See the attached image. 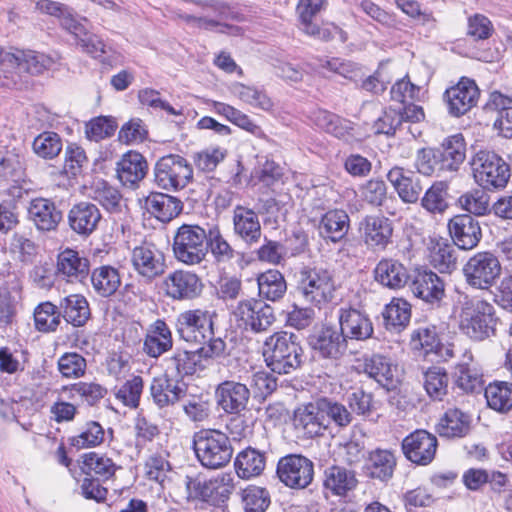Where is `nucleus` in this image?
<instances>
[{"label": "nucleus", "mask_w": 512, "mask_h": 512, "mask_svg": "<svg viewBox=\"0 0 512 512\" xmlns=\"http://www.w3.org/2000/svg\"><path fill=\"white\" fill-rule=\"evenodd\" d=\"M263 357L271 372L279 375L292 374L306 360L299 336L287 331L275 332L266 338Z\"/></svg>", "instance_id": "nucleus-1"}, {"label": "nucleus", "mask_w": 512, "mask_h": 512, "mask_svg": "<svg viewBox=\"0 0 512 512\" xmlns=\"http://www.w3.org/2000/svg\"><path fill=\"white\" fill-rule=\"evenodd\" d=\"M215 312L202 309L187 310L180 313L175 322V330L180 339L208 346L216 341L223 346V356L226 355V342L214 331Z\"/></svg>", "instance_id": "nucleus-2"}, {"label": "nucleus", "mask_w": 512, "mask_h": 512, "mask_svg": "<svg viewBox=\"0 0 512 512\" xmlns=\"http://www.w3.org/2000/svg\"><path fill=\"white\" fill-rule=\"evenodd\" d=\"M193 449L200 464L210 470L228 465L234 452L229 436L216 429L196 432L193 436Z\"/></svg>", "instance_id": "nucleus-3"}, {"label": "nucleus", "mask_w": 512, "mask_h": 512, "mask_svg": "<svg viewBox=\"0 0 512 512\" xmlns=\"http://www.w3.org/2000/svg\"><path fill=\"white\" fill-rule=\"evenodd\" d=\"M208 226L198 224H182L173 237V253L175 258L186 265H198L207 256Z\"/></svg>", "instance_id": "nucleus-4"}, {"label": "nucleus", "mask_w": 512, "mask_h": 512, "mask_svg": "<svg viewBox=\"0 0 512 512\" xmlns=\"http://www.w3.org/2000/svg\"><path fill=\"white\" fill-rule=\"evenodd\" d=\"M497 322L493 305L484 300L466 303L460 314V329L477 341L495 335Z\"/></svg>", "instance_id": "nucleus-5"}, {"label": "nucleus", "mask_w": 512, "mask_h": 512, "mask_svg": "<svg viewBox=\"0 0 512 512\" xmlns=\"http://www.w3.org/2000/svg\"><path fill=\"white\" fill-rule=\"evenodd\" d=\"M471 167L475 181L485 190L502 189L510 178V166L494 151L477 152Z\"/></svg>", "instance_id": "nucleus-6"}, {"label": "nucleus", "mask_w": 512, "mask_h": 512, "mask_svg": "<svg viewBox=\"0 0 512 512\" xmlns=\"http://www.w3.org/2000/svg\"><path fill=\"white\" fill-rule=\"evenodd\" d=\"M330 272L323 268L303 267L296 274V292L305 302L319 306L333 297Z\"/></svg>", "instance_id": "nucleus-7"}, {"label": "nucleus", "mask_w": 512, "mask_h": 512, "mask_svg": "<svg viewBox=\"0 0 512 512\" xmlns=\"http://www.w3.org/2000/svg\"><path fill=\"white\" fill-rule=\"evenodd\" d=\"M154 183L167 191L185 188L193 179V167L186 158L168 154L157 160L154 166Z\"/></svg>", "instance_id": "nucleus-8"}, {"label": "nucleus", "mask_w": 512, "mask_h": 512, "mask_svg": "<svg viewBox=\"0 0 512 512\" xmlns=\"http://www.w3.org/2000/svg\"><path fill=\"white\" fill-rule=\"evenodd\" d=\"M229 476L205 479L201 476H186L188 498L199 500L213 507H223L234 488Z\"/></svg>", "instance_id": "nucleus-9"}, {"label": "nucleus", "mask_w": 512, "mask_h": 512, "mask_svg": "<svg viewBox=\"0 0 512 512\" xmlns=\"http://www.w3.org/2000/svg\"><path fill=\"white\" fill-rule=\"evenodd\" d=\"M313 356L321 360L339 361L346 354L348 343L338 327L323 324L307 338Z\"/></svg>", "instance_id": "nucleus-10"}, {"label": "nucleus", "mask_w": 512, "mask_h": 512, "mask_svg": "<svg viewBox=\"0 0 512 512\" xmlns=\"http://www.w3.org/2000/svg\"><path fill=\"white\" fill-rule=\"evenodd\" d=\"M224 357L223 346L216 341L208 346H201L195 351L176 350L174 354L165 359L168 371H171L175 378L183 379L185 376L193 375L197 368H204L202 359H214Z\"/></svg>", "instance_id": "nucleus-11"}, {"label": "nucleus", "mask_w": 512, "mask_h": 512, "mask_svg": "<svg viewBox=\"0 0 512 512\" xmlns=\"http://www.w3.org/2000/svg\"><path fill=\"white\" fill-rule=\"evenodd\" d=\"M502 267L498 257L489 251L473 255L463 267L466 282L478 289H488L501 275Z\"/></svg>", "instance_id": "nucleus-12"}, {"label": "nucleus", "mask_w": 512, "mask_h": 512, "mask_svg": "<svg viewBox=\"0 0 512 512\" xmlns=\"http://www.w3.org/2000/svg\"><path fill=\"white\" fill-rule=\"evenodd\" d=\"M234 315L246 331L262 333L276 321L274 308L262 299L250 298L238 303Z\"/></svg>", "instance_id": "nucleus-13"}, {"label": "nucleus", "mask_w": 512, "mask_h": 512, "mask_svg": "<svg viewBox=\"0 0 512 512\" xmlns=\"http://www.w3.org/2000/svg\"><path fill=\"white\" fill-rule=\"evenodd\" d=\"M276 474L285 486L292 489H304L313 480L314 464L301 454H288L279 459Z\"/></svg>", "instance_id": "nucleus-14"}, {"label": "nucleus", "mask_w": 512, "mask_h": 512, "mask_svg": "<svg viewBox=\"0 0 512 512\" xmlns=\"http://www.w3.org/2000/svg\"><path fill=\"white\" fill-rule=\"evenodd\" d=\"M1 59L3 72H26L31 75L42 74L55 64L51 56L33 50H1Z\"/></svg>", "instance_id": "nucleus-15"}, {"label": "nucleus", "mask_w": 512, "mask_h": 512, "mask_svg": "<svg viewBox=\"0 0 512 512\" xmlns=\"http://www.w3.org/2000/svg\"><path fill=\"white\" fill-rule=\"evenodd\" d=\"M437 447L436 436L423 429L410 433L401 443L406 459L420 466H426L434 460Z\"/></svg>", "instance_id": "nucleus-16"}, {"label": "nucleus", "mask_w": 512, "mask_h": 512, "mask_svg": "<svg viewBox=\"0 0 512 512\" xmlns=\"http://www.w3.org/2000/svg\"><path fill=\"white\" fill-rule=\"evenodd\" d=\"M410 281V289L415 297L432 307H440L445 297V285L435 272L427 268L415 269Z\"/></svg>", "instance_id": "nucleus-17"}, {"label": "nucleus", "mask_w": 512, "mask_h": 512, "mask_svg": "<svg viewBox=\"0 0 512 512\" xmlns=\"http://www.w3.org/2000/svg\"><path fill=\"white\" fill-rule=\"evenodd\" d=\"M102 221L98 206L89 201H80L71 206L67 213V224L80 238L92 235Z\"/></svg>", "instance_id": "nucleus-18"}, {"label": "nucleus", "mask_w": 512, "mask_h": 512, "mask_svg": "<svg viewBox=\"0 0 512 512\" xmlns=\"http://www.w3.org/2000/svg\"><path fill=\"white\" fill-rule=\"evenodd\" d=\"M447 227L453 244L461 250L475 248L482 238L480 223L470 214L453 216L448 221Z\"/></svg>", "instance_id": "nucleus-19"}, {"label": "nucleus", "mask_w": 512, "mask_h": 512, "mask_svg": "<svg viewBox=\"0 0 512 512\" xmlns=\"http://www.w3.org/2000/svg\"><path fill=\"white\" fill-rule=\"evenodd\" d=\"M339 330L346 341H365L372 338L374 327L368 314L356 308H341L339 310Z\"/></svg>", "instance_id": "nucleus-20"}, {"label": "nucleus", "mask_w": 512, "mask_h": 512, "mask_svg": "<svg viewBox=\"0 0 512 512\" xmlns=\"http://www.w3.org/2000/svg\"><path fill=\"white\" fill-rule=\"evenodd\" d=\"M478 97L479 89L475 81L465 77L455 86L448 88L444 94L448 112L454 117L466 114L476 105Z\"/></svg>", "instance_id": "nucleus-21"}, {"label": "nucleus", "mask_w": 512, "mask_h": 512, "mask_svg": "<svg viewBox=\"0 0 512 512\" xmlns=\"http://www.w3.org/2000/svg\"><path fill=\"white\" fill-rule=\"evenodd\" d=\"M164 284L166 295L174 300L195 299L203 289L200 277L186 270H176L169 274Z\"/></svg>", "instance_id": "nucleus-22"}, {"label": "nucleus", "mask_w": 512, "mask_h": 512, "mask_svg": "<svg viewBox=\"0 0 512 512\" xmlns=\"http://www.w3.org/2000/svg\"><path fill=\"white\" fill-rule=\"evenodd\" d=\"M359 230L367 246L384 250L391 243L393 223L383 215H367L360 222Z\"/></svg>", "instance_id": "nucleus-23"}, {"label": "nucleus", "mask_w": 512, "mask_h": 512, "mask_svg": "<svg viewBox=\"0 0 512 512\" xmlns=\"http://www.w3.org/2000/svg\"><path fill=\"white\" fill-rule=\"evenodd\" d=\"M56 274L68 282L82 283L90 274V261L82 252L66 248L57 255Z\"/></svg>", "instance_id": "nucleus-24"}, {"label": "nucleus", "mask_w": 512, "mask_h": 512, "mask_svg": "<svg viewBox=\"0 0 512 512\" xmlns=\"http://www.w3.org/2000/svg\"><path fill=\"white\" fill-rule=\"evenodd\" d=\"M218 405L228 414H239L247 408L250 389L243 383L226 380L215 391Z\"/></svg>", "instance_id": "nucleus-25"}, {"label": "nucleus", "mask_w": 512, "mask_h": 512, "mask_svg": "<svg viewBox=\"0 0 512 512\" xmlns=\"http://www.w3.org/2000/svg\"><path fill=\"white\" fill-rule=\"evenodd\" d=\"M387 179L404 203H416L420 199L423 186L416 172L395 166L387 173Z\"/></svg>", "instance_id": "nucleus-26"}, {"label": "nucleus", "mask_w": 512, "mask_h": 512, "mask_svg": "<svg viewBox=\"0 0 512 512\" xmlns=\"http://www.w3.org/2000/svg\"><path fill=\"white\" fill-rule=\"evenodd\" d=\"M373 274L377 283L391 290L403 288L411 277L406 266L394 258L381 259L376 264Z\"/></svg>", "instance_id": "nucleus-27"}, {"label": "nucleus", "mask_w": 512, "mask_h": 512, "mask_svg": "<svg viewBox=\"0 0 512 512\" xmlns=\"http://www.w3.org/2000/svg\"><path fill=\"white\" fill-rule=\"evenodd\" d=\"M28 215L36 228L44 232L56 230L63 219L55 202L46 198L33 199L28 207Z\"/></svg>", "instance_id": "nucleus-28"}, {"label": "nucleus", "mask_w": 512, "mask_h": 512, "mask_svg": "<svg viewBox=\"0 0 512 512\" xmlns=\"http://www.w3.org/2000/svg\"><path fill=\"white\" fill-rule=\"evenodd\" d=\"M132 263L135 270L147 280L155 279L165 270L163 254L150 245L135 247L132 252Z\"/></svg>", "instance_id": "nucleus-29"}, {"label": "nucleus", "mask_w": 512, "mask_h": 512, "mask_svg": "<svg viewBox=\"0 0 512 512\" xmlns=\"http://www.w3.org/2000/svg\"><path fill=\"white\" fill-rule=\"evenodd\" d=\"M324 416L320 409V398L302 405L294 412L293 423L297 430L309 438L320 436L325 430Z\"/></svg>", "instance_id": "nucleus-30"}, {"label": "nucleus", "mask_w": 512, "mask_h": 512, "mask_svg": "<svg viewBox=\"0 0 512 512\" xmlns=\"http://www.w3.org/2000/svg\"><path fill=\"white\" fill-rule=\"evenodd\" d=\"M150 395L159 408H164L182 400L187 395V386L178 381L173 383L166 373L161 377L153 378L150 384Z\"/></svg>", "instance_id": "nucleus-31"}, {"label": "nucleus", "mask_w": 512, "mask_h": 512, "mask_svg": "<svg viewBox=\"0 0 512 512\" xmlns=\"http://www.w3.org/2000/svg\"><path fill=\"white\" fill-rule=\"evenodd\" d=\"M358 484L353 470L340 465L326 467L323 473V488L333 496L345 497Z\"/></svg>", "instance_id": "nucleus-32"}, {"label": "nucleus", "mask_w": 512, "mask_h": 512, "mask_svg": "<svg viewBox=\"0 0 512 512\" xmlns=\"http://www.w3.org/2000/svg\"><path fill=\"white\" fill-rule=\"evenodd\" d=\"M145 207L156 219L167 223L182 212L183 203L175 196L162 192H151L145 198Z\"/></svg>", "instance_id": "nucleus-33"}, {"label": "nucleus", "mask_w": 512, "mask_h": 512, "mask_svg": "<svg viewBox=\"0 0 512 512\" xmlns=\"http://www.w3.org/2000/svg\"><path fill=\"white\" fill-rule=\"evenodd\" d=\"M396 464V457L390 450L378 448L369 453L363 469L367 477L388 482L393 477Z\"/></svg>", "instance_id": "nucleus-34"}, {"label": "nucleus", "mask_w": 512, "mask_h": 512, "mask_svg": "<svg viewBox=\"0 0 512 512\" xmlns=\"http://www.w3.org/2000/svg\"><path fill=\"white\" fill-rule=\"evenodd\" d=\"M234 231L247 244L258 243L262 231L258 215L252 209L237 205L233 212Z\"/></svg>", "instance_id": "nucleus-35"}, {"label": "nucleus", "mask_w": 512, "mask_h": 512, "mask_svg": "<svg viewBox=\"0 0 512 512\" xmlns=\"http://www.w3.org/2000/svg\"><path fill=\"white\" fill-rule=\"evenodd\" d=\"M173 347L172 332L166 322L157 319L151 324L143 343V351L150 357L158 358Z\"/></svg>", "instance_id": "nucleus-36"}, {"label": "nucleus", "mask_w": 512, "mask_h": 512, "mask_svg": "<svg viewBox=\"0 0 512 512\" xmlns=\"http://www.w3.org/2000/svg\"><path fill=\"white\" fill-rule=\"evenodd\" d=\"M117 176L126 186H134L141 181L148 171L145 157L136 151L125 153L117 163Z\"/></svg>", "instance_id": "nucleus-37"}, {"label": "nucleus", "mask_w": 512, "mask_h": 512, "mask_svg": "<svg viewBox=\"0 0 512 512\" xmlns=\"http://www.w3.org/2000/svg\"><path fill=\"white\" fill-rule=\"evenodd\" d=\"M436 149L440 152V161L445 172H457L466 157V143L463 135L458 133L445 138Z\"/></svg>", "instance_id": "nucleus-38"}, {"label": "nucleus", "mask_w": 512, "mask_h": 512, "mask_svg": "<svg viewBox=\"0 0 512 512\" xmlns=\"http://www.w3.org/2000/svg\"><path fill=\"white\" fill-rule=\"evenodd\" d=\"M349 221V216L344 210H329L320 220L319 234L323 239L337 243L346 236Z\"/></svg>", "instance_id": "nucleus-39"}, {"label": "nucleus", "mask_w": 512, "mask_h": 512, "mask_svg": "<svg viewBox=\"0 0 512 512\" xmlns=\"http://www.w3.org/2000/svg\"><path fill=\"white\" fill-rule=\"evenodd\" d=\"M260 299L278 302L286 294L287 282L284 275L276 269H269L257 277Z\"/></svg>", "instance_id": "nucleus-40"}, {"label": "nucleus", "mask_w": 512, "mask_h": 512, "mask_svg": "<svg viewBox=\"0 0 512 512\" xmlns=\"http://www.w3.org/2000/svg\"><path fill=\"white\" fill-rule=\"evenodd\" d=\"M266 465V454L258 449L247 447L240 451L234 462L237 475L242 479H250L261 475Z\"/></svg>", "instance_id": "nucleus-41"}, {"label": "nucleus", "mask_w": 512, "mask_h": 512, "mask_svg": "<svg viewBox=\"0 0 512 512\" xmlns=\"http://www.w3.org/2000/svg\"><path fill=\"white\" fill-rule=\"evenodd\" d=\"M61 317L74 327L86 324L91 316L87 299L80 294H71L60 301Z\"/></svg>", "instance_id": "nucleus-42"}, {"label": "nucleus", "mask_w": 512, "mask_h": 512, "mask_svg": "<svg viewBox=\"0 0 512 512\" xmlns=\"http://www.w3.org/2000/svg\"><path fill=\"white\" fill-rule=\"evenodd\" d=\"M469 431V415L457 408L447 410L437 425L438 434L448 439L464 437Z\"/></svg>", "instance_id": "nucleus-43"}, {"label": "nucleus", "mask_w": 512, "mask_h": 512, "mask_svg": "<svg viewBox=\"0 0 512 512\" xmlns=\"http://www.w3.org/2000/svg\"><path fill=\"white\" fill-rule=\"evenodd\" d=\"M362 370L382 387L388 390L394 387V373L390 360L387 357L380 354L365 356L363 358Z\"/></svg>", "instance_id": "nucleus-44"}, {"label": "nucleus", "mask_w": 512, "mask_h": 512, "mask_svg": "<svg viewBox=\"0 0 512 512\" xmlns=\"http://www.w3.org/2000/svg\"><path fill=\"white\" fill-rule=\"evenodd\" d=\"M315 123L318 127L339 139L348 141L350 138H355L354 123L327 110H319L316 113Z\"/></svg>", "instance_id": "nucleus-45"}, {"label": "nucleus", "mask_w": 512, "mask_h": 512, "mask_svg": "<svg viewBox=\"0 0 512 512\" xmlns=\"http://www.w3.org/2000/svg\"><path fill=\"white\" fill-rule=\"evenodd\" d=\"M90 280L95 292L104 298L114 295L121 285L118 270L110 265H103L93 269Z\"/></svg>", "instance_id": "nucleus-46"}, {"label": "nucleus", "mask_w": 512, "mask_h": 512, "mask_svg": "<svg viewBox=\"0 0 512 512\" xmlns=\"http://www.w3.org/2000/svg\"><path fill=\"white\" fill-rule=\"evenodd\" d=\"M386 329L399 332L405 328L411 318V305L402 298H393L382 312Z\"/></svg>", "instance_id": "nucleus-47"}, {"label": "nucleus", "mask_w": 512, "mask_h": 512, "mask_svg": "<svg viewBox=\"0 0 512 512\" xmlns=\"http://www.w3.org/2000/svg\"><path fill=\"white\" fill-rule=\"evenodd\" d=\"M81 459L80 469L88 477H93L94 474L99 479L107 480L114 476L117 470V466L112 459L96 452L84 453Z\"/></svg>", "instance_id": "nucleus-48"}, {"label": "nucleus", "mask_w": 512, "mask_h": 512, "mask_svg": "<svg viewBox=\"0 0 512 512\" xmlns=\"http://www.w3.org/2000/svg\"><path fill=\"white\" fill-rule=\"evenodd\" d=\"M320 409L325 419V430L331 423L339 428H345L354 419L352 412L348 410L346 405L327 397H320Z\"/></svg>", "instance_id": "nucleus-49"}, {"label": "nucleus", "mask_w": 512, "mask_h": 512, "mask_svg": "<svg viewBox=\"0 0 512 512\" xmlns=\"http://www.w3.org/2000/svg\"><path fill=\"white\" fill-rule=\"evenodd\" d=\"M488 406L498 412L505 413L512 409V384L493 382L484 389Z\"/></svg>", "instance_id": "nucleus-50"}, {"label": "nucleus", "mask_w": 512, "mask_h": 512, "mask_svg": "<svg viewBox=\"0 0 512 512\" xmlns=\"http://www.w3.org/2000/svg\"><path fill=\"white\" fill-rule=\"evenodd\" d=\"M24 157L17 149L8 150L0 158V179L14 183L24 182Z\"/></svg>", "instance_id": "nucleus-51"}, {"label": "nucleus", "mask_w": 512, "mask_h": 512, "mask_svg": "<svg viewBox=\"0 0 512 512\" xmlns=\"http://www.w3.org/2000/svg\"><path fill=\"white\" fill-rule=\"evenodd\" d=\"M448 184L444 181L433 183L420 198L421 206L432 214H442L448 207Z\"/></svg>", "instance_id": "nucleus-52"}, {"label": "nucleus", "mask_w": 512, "mask_h": 512, "mask_svg": "<svg viewBox=\"0 0 512 512\" xmlns=\"http://www.w3.org/2000/svg\"><path fill=\"white\" fill-rule=\"evenodd\" d=\"M424 388L433 400H443L448 393L449 376L444 368L433 366L424 372Z\"/></svg>", "instance_id": "nucleus-53"}, {"label": "nucleus", "mask_w": 512, "mask_h": 512, "mask_svg": "<svg viewBox=\"0 0 512 512\" xmlns=\"http://www.w3.org/2000/svg\"><path fill=\"white\" fill-rule=\"evenodd\" d=\"M34 323L39 332H55L61 323L59 307L49 301L38 304L34 310Z\"/></svg>", "instance_id": "nucleus-54"}, {"label": "nucleus", "mask_w": 512, "mask_h": 512, "mask_svg": "<svg viewBox=\"0 0 512 512\" xmlns=\"http://www.w3.org/2000/svg\"><path fill=\"white\" fill-rule=\"evenodd\" d=\"M454 385L465 393H478L483 389V378L468 364H458L453 372Z\"/></svg>", "instance_id": "nucleus-55"}, {"label": "nucleus", "mask_w": 512, "mask_h": 512, "mask_svg": "<svg viewBox=\"0 0 512 512\" xmlns=\"http://www.w3.org/2000/svg\"><path fill=\"white\" fill-rule=\"evenodd\" d=\"M454 244L447 241H438L430 252L431 264L440 272H451L457 266V255Z\"/></svg>", "instance_id": "nucleus-56"}, {"label": "nucleus", "mask_w": 512, "mask_h": 512, "mask_svg": "<svg viewBox=\"0 0 512 512\" xmlns=\"http://www.w3.org/2000/svg\"><path fill=\"white\" fill-rule=\"evenodd\" d=\"M440 156V152L436 148L427 147L419 149L415 160L418 173L425 176H444L446 172L444 167H442Z\"/></svg>", "instance_id": "nucleus-57"}, {"label": "nucleus", "mask_w": 512, "mask_h": 512, "mask_svg": "<svg viewBox=\"0 0 512 512\" xmlns=\"http://www.w3.org/2000/svg\"><path fill=\"white\" fill-rule=\"evenodd\" d=\"M301 30L315 39L329 42L335 38H338L341 43H345L348 39L347 33L335 25L334 23H326L319 26L313 22V19H306V21H300Z\"/></svg>", "instance_id": "nucleus-58"}, {"label": "nucleus", "mask_w": 512, "mask_h": 512, "mask_svg": "<svg viewBox=\"0 0 512 512\" xmlns=\"http://www.w3.org/2000/svg\"><path fill=\"white\" fill-rule=\"evenodd\" d=\"M105 432L97 421H89L79 435L68 439L69 445L77 450L99 446L104 441Z\"/></svg>", "instance_id": "nucleus-59"}, {"label": "nucleus", "mask_w": 512, "mask_h": 512, "mask_svg": "<svg viewBox=\"0 0 512 512\" xmlns=\"http://www.w3.org/2000/svg\"><path fill=\"white\" fill-rule=\"evenodd\" d=\"M348 410L355 414L367 418L376 410V402L371 392H366L363 388L353 389L346 395Z\"/></svg>", "instance_id": "nucleus-60"}, {"label": "nucleus", "mask_w": 512, "mask_h": 512, "mask_svg": "<svg viewBox=\"0 0 512 512\" xmlns=\"http://www.w3.org/2000/svg\"><path fill=\"white\" fill-rule=\"evenodd\" d=\"M207 253L211 251L218 262H227L235 257V250L222 236L217 225L208 226Z\"/></svg>", "instance_id": "nucleus-61"}, {"label": "nucleus", "mask_w": 512, "mask_h": 512, "mask_svg": "<svg viewBox=\"0 0 512 512\" xmlns=\"http://www.w3.org/2000/svg\"><path fill=\"white\" fill-rule=\"evenodd\" d=\"M61 137L52 131L39 134L33 141L32 148L35 154L43 159H53L62 151Z\"/></svg>", "instance_id": "nucleus-62"}, {"label": "nucleus", "mask_w": 512, "mask_h": 512, "mask_svg": "<svg viewBox=\"0 0 512 512\" xmlns=\"http://www.w3.org/2000/svg\"><path fill=\"white\" fill-rule=\"evenodd\" d=\"M242 502L245 512H265L271 503L270 493L263 487L250 485L242 491Z\"/></svg>", "instance_id": "nucleus-63"}, {"label": "nucleus", "mask_w": 512, "mask_h": 512, "mask_svg": "<svg viewBox=\"0 0 512 512\" xmlns=\"http://www.w3.org/2000/svg\"><path fill=\"white\" fill-rule=\"evenodd\" d=\"M484 190L475 189L459 197L458 202L467 214L483 216L490 211L489 196Z\"/></svg>", "instance_id": "nucleus-64"}]
</instances>
